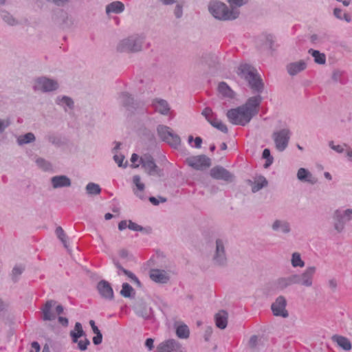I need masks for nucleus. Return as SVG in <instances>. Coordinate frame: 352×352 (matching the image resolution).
Masks as SVG:
<instances>
[{
	"label": "nucleus",
	"instance_id": "cd10ccee",
	"mask_svg": "<svg viewBox=\"0 0 352 352\" xmlns=\"http://www.w3.org/2000/svg\"><path fill=\"white\" fill-rule=\"evenodd\" d=\"M309 53L311 54L314 58V61L318 64H324L326 61V57L324 54L320 53L318 50H309Z\"/></svg>",
	"mask_w": 352,
	"mask_h": 352
},
{
	"label": "nucleus",
	"instance_id": "603ef678",
	"mask_svg": "<svg viewBox=\"0 0 352 352\" xmlns=\"http://www.w3.org/2000/svg\"><path fill=\"white\" fill-rule=\"evenodd\" d=\"M153 342L154 340L152 338L146 339L145 342V346L149 349L151 350L153 348Z\"/></svg>",
	"mask_w": 352,
	"mask_h": 352
},
{
	"label": "nucleus",
	"instance_id": "39448f33",
	"mask_svg": "<svg viewBox=\"0 0 352 352\" xmlns=\"http://www.w3.org/2000/svg\"><path fill=\"white\" fill-rule=\"evenodd\" d=\"M157 132L160 138L173 147H177L181 142L179 137L175 134L170 128L166 126H160Z\"/></svg>",
	"mask_w": 352,
	"mask_h": 352
},
{
	"label": "nucleus",
	"instance_id": "0eeeda50",
	"mask_svg": "<svg viewBox=\"0 0 352 352\" xmlns=\"http://www.w3.org/2000/svg\"><path fill=\"white\" fill-rule=\"evenodd\" d=\"M189 166L196 170H204L211 165L210 159L206 155L192 156L186 160Z\"/></svg>",
	"mask_w": 352,
	"mask_h": 352
},
{
	"label": "nucleus",
	"instance_id": "6ab92c4d",
	"mask_svg": "<svg viewBox=\"0 0 352 352\" xmlns=\"http://www.w3.org/2000/svg\"><path fill=\"white\" fill-rule=\"evenodd\" d=\"M297 177L300 181H306L311 184L316 182V179L305 168H300L297 173Z\"/></svg>",
	"mask_w": 352,
	"mask_h": 352
},
{
	"label": "nucleus",
	"instance_id": "b1692460",
	"mask_svg": "<svg viewBox=\"0 0 352 352\" xmlns=\"http://www.w3.org/2000/svg\"><path fill=\"white\" fill-rule=\"evenodd\" d=\"M155 109L162 114H166L169 111L168 104L164 100H156L153 102Z\"/></svg>",
	"mask_w": 352,
	"mask_h": 352
},
{
	"label": "nucleus",
	"instance_id": "c03bdc74",
	"mask_svg": "<svg viewBox=\"0 0 352 352\" xmlns=\"http://www.w3.org/2000/svg\"><path fill=\"white\" fill-rule=\"evenodd\" d=\"M115 162L118 164V165L121 167L122 166V163L124 160V157L122 155H115L114 157Z\"/></svg>",
	"mask_w": 352,
	"mask_h": 352
},
{
	"label": "nucleus",
	"instance_id": "c85d7f7f",
	"mask_svg": "<svg viewBox=\"0 0 352 352\" xmlns=\"http://www.w3.org/2000/svg\"><path fill=\"white\" fill-rule=\"evenodd\" d=\"M252 190L253 192H256L261 189L263 187L267 184V182L263 177H258L254 184H252Z\"/></svg>",
	"mask_w": 352,
	"mask_h": 352
},
{
	"label": "nucleus",
	"instance_id": "ea45409f",
	"mask_svg": "<svg viewBox=\"0 0 352 352\" xmlns=\"http://www.w3.org/2000/svg\"><path fill=\"white\" fill-rule=\"evenodd\" d=\"M76 343H78V346L80 350L85 351L87 349L88 345L89 344L90 342L88 339L85 338L84 340L78 341Z\"/></svg>",
	"mask_w": 352,
	"mask_h": 352
},
{
	"label": "nucleus",
	"instance_id": "052dcab7",
	"mask_svg": "<svg viewBox=\"0 0 352 352\" xmlns=\"http://www.w3.org/2000/svg\"><path fill=\"white\" fill-rule=\"evenodd\" d=\"M58 321L64 326H67L68 324V320L66 318L60 316L58 318Z\"/></svg>",
	"mask_w": 352,
	"mask_h": 352
},
{
	"label": "nucleus",
	"instance_id": "4468645a",
	"mask_svg": "<svg viewBox=\"0 0 352 352\" xmlns=\"http://www.w3.org/2000/svg\"><path fill=\"white\" fill-rule=\"evenodd\" d=\"M141 162L145 171L149 175H158V170L154 161L151 157L141 158Z\"/></svg>",
	"mask_w": 352,
	"mask_h": 352
},
{
	"label": "nucleus",
	"instance_id": "72a5a7b5",
	"mask_svg": "<svg viewBox=\"0 0 352 352\" xmlns=\"http://www.w3.org/2000/svg\"><path fill=\"white\" fill-rule=\"evenodd\" d=\"M86 190L87 193L90 195H98L101 190L100 186L94 183L88 184Z\"/></svg>",
	"mask_w": 352,
	"mask_h": 352
},
{
	"label": "nucleus",
	"instance_id": "bb28decb",
	"mask_svg": "<svg viewBox=\"0 0 352 352\" xmlns=\"http://www.w3.org/2000/svg\"><path fill=\"white\" fill-rule=\"evenodd\" d=\"M219 92L223 96L232 98L233 97V91L226 82H221L218 86Z\"/></svg>",
	"mask_w": 352,
	"mask_h": 352
},
{
	"label": "nucleus",
	"instance_id": "6e6d98bb",
	"mask_svg": "<svg viewBox=\"0 0 352 352\" xmlns=\"http://www.w3.org/2000/svg\"><path fill=\"white\" fill-rule=\"evenodd\" d=\"M128 223L126 221H122L118 224V228L120 230H124L128 227Z\"/></svg>",
	"mask_w": 352,
	"mask_h": 352
},
{
	"label": "nucleus",
	"instance_id": "4be33fe9",
	"mask_svg": "<svg viewBox=\"0 0 352 352\" xmlns=\"http://www.w3.org/2000/svg\"><path fill=\"white\" fill-rule=\"evenodd\" d=\"M332 339L343 349L349 351L351 349V342L346 338L340 336H334Z\"/></svg>",
	"mask_w": 352,
	"mask_h": 352
},
{
	"label": "nucleus",
	"instance_id": "ddd939ff",
	"mask_svg": "<svg viewBox=\"0 0 352 352\" xmlns=\"http://www.w3.org/2000/svg\"><path fill=\"white\" fill-rule=\"evenodd\" d=\"M210 175L212 177L217 179H223L225 181H230L232 179V175L225 168L222 167H214L210 170Z\"/></svg>",
	"mask_w": 352,
	"mask_h": 352
},
{
	"label": "nucleus",
	"instance_id": "de8ad7c7",
	"mask_svg": "<svg viewBox=\"0 0 352 352\" xmlns=\"http://www.w3.org/2000/svg\"><path fill=\"white\" fill-rule=\"evenodd\" d=\"M3 19L6 23H8L10 25H14L15 24V20L8 14H5L3 16Z\"/></svg>",
	"mask_w": 352,
	"mask_h": 352
},
{
	"label": "nucleus",
	"instance_id": "f704fd0d",
	"mask_svg": "<svg viewBox=\"0 0 352 352\" xmlns=\"http://www.w3.org/2000/svg\"><path fill=\"white\" fill-rule=\"evenodd\" d=\"M133 292V287L128 283H123L122 289L120 291V294L122 296L125 298H129L131 296V293Z\"/></svg>",
	"mask_w": 352,
	"mask_h": 352
},
{
	"label": "nucleus",
	"instance_id": "1a4fd4ad",
	"mask_svg": "<svg viewBox=\"0 0 352 352\" xmlns=\"http://www.w3.org/2000/svg\"><path fill=\"white\" fill-rule=\"evenodd\" d=\"M58 87L57 82L46 78H40L36 80L34 89L43 91H50Z\"/></svg>",
	"mask_w": 352,
	"mask_h": 352
},
{
	"label": "nucleus",
	"instance_id": "aec40b11",
	"mask_svg": "<svg viewBox=\"0 0 352 352\" xmlns=\"http://www.w3.org/2000/svg\"><path fill=\"white\" fill-rule=\"evenodd\" d=\"M133 182L136 187V189H133L134 193L140 199H143L144 184L141 182L140 177L139 175H135L133 178Z\"/></svg>",
	"mask_w": 352,
	"mask_h": 352
},
{
	"label": "nucleus",
	"instance_id": "4c0bfd02",
	"mask_svg": "<svg viewBox=\"0 0 352 352\" xmlns=\"http://www.w3.org/2000/svg\"><path fill=\"white\" fill-rule=\"evenodd\" d=\"M56 234L58 239L63 242L65 247H67L66 236L65 234L64 230L61 227L56 228Z\"/></svg>",
	"mask_w": 352,
	"mask_h": 352
},
{
	"label": "nucleus",
	"instance_id": "69168bd1",
	"mask_svg": "<svg viewBox=\"0 0 352 352\" xmlns=\"http://www.w3.org/2000/svg\"><path fill=\"white\" fill-rule=\"evenodd\" d=\"M161 1L165 5H169L176 2L177 0H161Z\"/></svg>",
	"mask_w": 352,
	"mask_h": 352
},
{
	"label": "nucleus",
	"instance_id": "0e129e2a",
	"mask_svg": "<svg viewBox=\"0 0 352 352\" xmlns=\"http://www.w3.org/2000/svg\"><path fill=\"white\" fill-rule=\"evenodd\" d=\"M149 201L153 204V205H157L159 204V201L154 197H151L149 198Z\"/></svg>",
	"mask_w": 352,
	"mask_h": 352
},
{
	"label": "nucleus",
	"instance_id": "2f4dec72",
	"mask_svg": "<svg viewBox=\"0 0 352 352\" xmlns=\"http://www.w3.org/2000/svg\"><path fill=\"white\" fill-rule=\"evenodd\" d=\"M35 139L34 135L32 133H28L24 135L19 136L18 138V143L19 144H27L34 141Z\"/></svg>",
	"mask_w": 352,
	"mask_h": 352
},
{
	"label": "nucleus",
	"instance_id": "79ce46f5",
	"mask_svg": "<svg viewBox=\"0 0 352 352\" xmlns=\"http://www.w3.org/2000/svg\"><path fill=\"white\" fill-rule=\"evenodd\" d=\"M329 146L333 150L338 153H342L344 149V148L347 146V145L345 144L343 145H334L333 142L329 143Z\"/></svg>",
	"mask_w": 352,
	"mask_h": 352
},
{
	"label": "nucleus",
	"instance_id": "f3484780",
	"mask_svg": "<svg viewBox=\"0 0 352 352\" xmlns=\"http://www.w3.org/2000/svg\"><path fill=\"white\" fill-rule=\"evenodd\" d=\"M52 183L54 188L69 186L71 184L70 179L64 175L52 177Z\"/></svg>",
	"mask_w": 352,
	"mask_h": 352
},
{
	"label": "nucleus",
	"instance_id": "a18cd8bd",
	"mask_svg": "<svg viewBox=\"0 0 352 352\" xmlns=\"http://www.w3.org/2000/svg\"><path fill=\"white\" fill-rule=\"evenodd\" d=\"M36 164L44 170H47L49 168V164H47L43 159H38L36 160Z\"/></svg>",
	"mask_w": 352,
	"mask_h": 352
},
{
	"label": "nucleus",
	"instance_id": "c756f323",
	"mask_svg": "<svg viewBox=\"0 0 352 352\" xmlns=\"http://www.w3.org/2000/svg\"><path fill=\"white\" fill-rule=\"evenodd\" d=\"M209 123L214 126V128L217 129L218 130L226 133L228 132V128L221 120H218L216 116L212 119Z\"/></svg>",
	"mask_w": 352,
	"mask_h": 352
},
{
	"label": "nucleus",
	"instance_id": "6e6552de",
	"mask_svg": "<svg viewBox=\"0 0 352 352\" xmlns=\"http://www.w3.org/2000/svg\"><path fill=\"white\" fill-rule=\"evenodd\" d=\"M56 305V302L54 300H49L47 301L43 309V318L45 320H52L56 318V315H60L63 311V307L61 305H57L56 307L55 312L52 311V308Z\"/></svg>",
	"mask_w": 352,
	"mask_h": 352
},
{
	"label": "nucleus",
	"instance_id": "393cba45",
	"mask_svg": "<svg viewBox=\"0 0 352 352\" xmlns=\"http://www.w3.org/2000/svg\"><path fill=\"white\" fill-rule=\"evenodd\" d=\"M70 335L74 342H77L78 339L84 335L82 327L80 322L76 323L74 330L71 331Z\"/></svg>",
	"mask_w": 352,
	"mask_h": 352
},
{
	"label": "nucleus",
	"instance_id": "bf43d9fd",
	"mask_svg": "<svg viewBox=\"0 0 352 352\" xmlns=\"http://www.w3.org/2000/svg\"><path fill=\"white\" fill-rule=\"evenodd\" d=\"M139 156L137 154H133L131 158V161L133 163V164H135V163L138 160ZM139 165L135 164L134 165V167H138Z\"/></svg>",
	"mask_w": 352,
	"mask_h": 352
},
{
	"label": "nucleus",
	"instance_id": "9b49d317",
	"mask_svg": "<svg viewBox=\"0 0 352 352\" xmlns=\"http://www.w3.org/2000/svg\"><path fill=\"white\" fill-rule=\"evenodd\" d=\"M97 289L100 296L106 299L113 298V291L111 285L106 280H101L98 283Z\"/></svg>",
	"mask_w": 352,
	"mask_h": 352
},
{
	"label": "nucleus",
	"instance_id": "37998d69",
	"mask_svg": "<svg viewBox=\"0 0 352 352\" xmlns=\"http://www.w3.org/2000/svg\"><path fill=\"white\" fill-rule=\"evenodd\" d=\"M128 228L130 230H135V231H140L142 230V228L138 225L135 223L132 222L131 221H129Z\"/></svg>",
	"mask_w": 352,
	"mask_h": 352
},
{
	"label": "nucleus",
	"instance_id": "13d9d810",
	"mask_svg": "<svg viewBox=\"0 0 352 352\" xmlns=\"http://www.w3.org/2000/svg\"><path fill=\"white\" fill-rule=\"evenodd\" d=\"M194 142H195V147L196 148H200L201 147V143H202V140L201 138L199 137H197L195 140H194Z\"/></svg>",
	"mask_w": 352,
	"mask_h": 352
},
{
	"label": "nucleus",
	"instance_id": "473e14b6",
	"mask_svg": "<svg viewBox=\"0 0 352 352\" xmlns=\"http://www.w3.org/2000/svg\"><path fill=\"white\" fill-rule=\"evenodd\" d=\"M117 267L124 274L126 275L132 281L137 283L138 285H140V283L138 278L135 276L134 274H133L131 272L128 271L123 267H122L120 265H116Z\"/></svg>",
	"mask_w": 352,
	"mask_h": 352
},
{
	"label": "nucleus",
	"instance_id": "7ed1b4c3",
	"mask_svg": "<svg viewBox=\"0 0 352 352\" xmlns=\"http://www.w3.org/2000/svg\"><path fill=\"white\" fill-rule=\"evenodd\" d=\"M209 10L214 18L220 20L235 19L239 16L237 10L232 8L230 10L226 4L218 1L211 2Z\"/></svg>",
	"mask_w": 352,
	"mask_h": 352
},
{
	"label": "nucleus",
	"instance_id": "a19ab883",
	"mask_svg": "<svg viewBox=\"0 0 352 352\" xmlns=\"http://www.w3.org/2000/svg\"><path fill=\"white\" fill-rule=\"evenodd\" d=\"M58 103L62 105L65 104L69 108H72L74 104V102L72 100V99L66 96L63 97L60 100H59Z\"/></svg>",
	"mask_w": 352,
	"mask_h": 352
},
{
	"label": "nucleus",
	"instance_id": "58836bf2",
	"mask_svg": "<svg viewBox=\"0 0 352 352\" xmlns=\"http://www.w3.org/2000/svg\"><path fill=\"white\" fill-rule=\"evenodd\" d=\"M202 115L206 118L208 122L215 117L212 109L208 107H206L203 110Z\"/></svg>",
	"mask_w": 352,
	"mask_h": 352
},
{
	"label": "nucleus",
	"instance_id": "49530a36",
	"mask_svg": "<svg viewBox=\"0 0 352 352\" xmlns=\"http://www.w3.org/2000/svg\"><path fill=\"white\" fill-rule=\"evenodd\" d=\"M102 333H98L93 338V342L94 344L98 345L102 342Z\"/></svg>",
	"mask_w": 352,
	"mask_h": 352
},
{
	"label": "nucleus",
	"instance_id": "3c124183",
	"mask_svg": "<svg viewBox=\"0 0 352 352\" xmlns=\"http://www.w3.org/2000/svg\"><path fill=\"white\" fill-rule=\"evenodd\" d=\"M89 324L91 327V329L93 330V332L96 335L98 333H101L98 328L96 326L95 322L94 320H90Z\"/></svg>",
	"mask_w": 352,
	"mask_h": 352
},
{
	"label": "nucleus",
	"instance_id": "a211bd4d",
	"mask_svg": "<svg viewBox=\"0 0 352 352\" xmlns=\"http://www.w3.org/2000/svg\"><path fill=\"white\" fill-rule=\"evenodd\" d=\"M215 323L217 327L223 329L228 324V314L225 311H220L215 315Z\"/></svg>",
	"mask_w": 352,
	"mask_h": 352
},
{
	"label": "nucleus",
	"instance_id": "423d86ee",
	"mask_svg": "<svg viewBox=\"0 0 352 352\" xmlns=\"http://www.w3.org/2000/svg\"><path fill=\"white\" fill-rule=\"evenodd\" d=\"M290 138V131L287 129H283L273 133V140L276 148L279 151H284L287 146Z\"/></svg>",
	"mask_w": 352,
	"mask_h": 352
},
{
	"label": "nucleus",
	"instance_id": "2eb2a0df",
	"mask_svg": "<svg viewBox=\"0 0 352 352\" xmlns=\"http://www.w3.org/2000/svg\"><path fill=\"white\" fill-rule=\"evenodd\" d=\"M150 278L152 280L159 283H166L169 279L167 273L164 270L157 269L151 270Z\"/></svg>",
	"mask_w": 352,
	"mask_h": 352
},
{
	"label": "nucleus",
	"instance_id": "5701e85b",
	"mask_svg": "<svg viewBox=\"0 0 352 352\" xmlns=\"http://www.w3.org/2000/svg\"><path fill=\"white\" fill-rule=\"evenodd\" d=\"M306 64L303 61H300L289 65L287 66V70L289 74L295 75L297 73L304 70Z\"/></svg>",
	"mask_w": 352,
	"mask_h": 352
},
{
	"label": "nucleus",
	"instance_id": "774afa93",
	"mask_svg": "<svg viewBox=\"0 0 352 352\" xmlns=\"http://www.w3.org/2000/svg\"><path fill=\"white\" fill-rule=\"evenodd\" d=\"M346 155L349 157V160L352 162V151L351 150L347 151Z\"/></svg>",
	"mask_w": 352,
	"mask_h": 352
},
{
	"label": "nucleus",
	"instance_id": "5fc2aeb1",
	"mask_svg": "<svg viewBox=\"0 0 352 352\" xmlns=\"http://www.w3.org/2000/svg\"><path fill=\"white\" fill-rule=\"evenodd\" d=\"M335 16L338 19H342V10L339 8H335L333 10Z\"/></svg>",
	"mask_w": 352,
	"mask_h": 352
},
{
	"label": "nucleus",
	"instance_id": "a878e982",
	"mask_svg": "<svg viewBox=\"0 0 352 352\" xmlns=\"http://www.w3.org/2000/svg\"><path fill=\"white\" fill-rule=\"evenodd\" d=\"M217 249H216V256L215 259L219 264H222L223 261V256H224V247L223 243L221 240H217L216 242Z\"/></svg>",
	"mask_w": 352,
	"mask_h": 352
},
{
	"label": "nucleus",
	"instance_id": "680f3d73",
	"mask_svg": "<svg viewBox=\"0 0 352 352\" xmlns=\"http://www.w3.org/2000/svg\"><path fill=\"white\" fill-rule=\"evenodd\" d=\"M12 273L14 275H19L22 273V270L19 267H15L12 270Z\"/></svg>",
	"mask_w": 352,
	"mask_h": 352
},
{
	"label": "nucleus",
	"instance_id": "e433bc0d",
	"mask_svg": "<svg viewBox=\"0 0 352 352\" xmlns=\"http://www.w3.org/2000/svg\"><path fill=\"white\" fill-rule=\"evenodd\" d=\"M272 228L275 230H278L279 228H281V230L283 232H287L289 230V226L287 223H282L279 221H276L274 223Z\"/></svg>",
	"mask_w": 352,
	"mask_h": 352
},
{
	"label": "nucleus",
	"instance_id": "412c9836",
	"mask_svg": "<svg viewBox=\"0 0 352 352\" xmlns=\"http://www.w3.org/2000/svg\"><path fill=\"white\" fill-rule=\"evenodd\" d=\"M124 9V4L120 1H114L109 4L106 8V12L109 13H121Z\"/></svg>",
	"mask_w": 352,
	"mask_h": 352
},
{
	"label": "nucleus",
	"instance_id": "8fccbe9b",
	"mask_svg": "<svg viewBox=\"0 0 352 352\" xmlns=\"http://www.w3.org/2000/svg\"><path fill=\"white\" fill-rule=\"evenodd\" d=\"M229 3L232 6H241L243 4V0H229Z\"/></svg>",
	"mask_w": 352,
	"mask_h": 352
},
{
	"label": "nucleus",
	"instance_id": "c9c22d12",
	"mask_svg": "<svg viewBox=\"0 0 352 352\" xmlns=\"http://www.w3.org/2000/svg\"><path fill=\"white\" fill-rule=\"evenodd\" d=\"M292 263L294 267H303L305 263L301 260L300 256L298 253H294L292 258Z\"/></svg>",
	"mask_w": 352,
	"mask_h": 352
},
{
	"label": "nucleus",
	"instance_id": "864d4df0",
	"mask_svg": "<svg viewBox=\"0 0 352 352\" xmlns=\"http://www.w3.org/2000/svg\"><path fill=\"white\" fill-rule=\"evenodd\" d=\"M9 124L8 120H0V132H2Z\"/></svg>",
	"mask_w": 352,
	"mask_h": 352
},
{
	"label": "nucleus",
	"instance_id": "4d7b16f0",
	"mask_svg": "<svg viewBox=\"0 0 352 352\" xmlns=\"http://www.w3.org/2000/svg\"><path fill=\"white\" fill-rule=\"evenodd\" d=\"M175 14L177 18H179L182 14V7L177 6L175 10Z\"/></svg>",
	"mask_w": 352,
	"mask_h": 352
},
{
	"label": "nucleus",
	"instance_id": "20e7f679",
	"mask_svg": "<svg viewBox=\"0 0 352 352\" xmlns=\"http://www.w3.org/2000/svg\"><path fill=\"white\" fill-rule=\"evenodd\" d=\"M315 272L316 268L310 267L300 276H295L290 280H280L278 281L279 287L283 289L292 283H300L304 286L310 287L312 285V279Z\"/></svg>",
	"mask_w": 352,
	"mask_h": 352
},
{
	"label": "nucleus",
	"instance_id": "e2e57ef3",
	"mask_svg": "<svg viewBox=\"0 0 352 352\" xmlns=\"http://www.w3.org/2000/svg\"><path fill=\"white\" fill-rule=\"evenodd\" d=\"M270 156V151L269 149L265 148L263 152V157L267 159Z\"/></svg>",
	"mask_w": 352,
	"mask_h": 352
},
{
	"label": "nucleus",
	"instance_id": "dca6fc26",
	"mask_svg": "<svg viewBox=\"0 0 352 352\" xmlns=\"http://www.w3.org/2000/svg\"><path fill=\"white\" fill-rule=\"evenodd\" d=\"M141 48L140 43L131 44V39H126L122 41L120 45L119 46V50L120 51H129V52H137L139 51Z\"/></svg>",
	"mask_w": 352,
	"mask_h": 352
},
{
	"label": "nucleus",
	"instance_id": "9d476101",
	"mask_svg": "<svg viewBox=\"0 0 352 352\" xmlns=\"http://www.w3.org/2000/svg\"><path fill=\"white\" fill-rule=\"evenodd\" d=\"M286 300L284 297L279 296L272 305V310L274 315L276 316H283L284 318L288 316L285 309Z\"/></svg>",
	"mask_w": 352,
	"mask_h": 352
},
{
	"label": "nucleus",
	"instance_id": "f257e3e1",
	"mask_svg": "<svg viewBox=\"0 0 352 352\" xmlns=\"http://www.w3.org/2000/svg\"><path fill=\"white\" fill-rule=\"evenodd\" d=\"M261 101L260 96L249 98L244 105L230 109L227 112L228 120L233 124L245 125L258 113V107Z\"/></svg>",
	"mask_w": 352,
	"mask_h": 352
},
{
	"label": "nucleus",
	"instance_id": "338daca9",
	"mask_svg": "<svg viewBox=\"0 0 352 352\" xmlns=\"http://www.w3.org/2000/svg\"><path fill=\"white\" fill-rule=\"evenodd\" d=\"M342 19L345 20L346 22H350L351 20L350 15L346 13H344L343 14Z\"/></svg>",
	"mask_w": 352,
	"mask_h": 352
},
{
	"label": "nucleus",
	"instance_id": "f8f14e48",
	"mask_svg": "<svg viewBox=\"0 0 352 352\" xmlns=\"http://www.w3.org/2000/svg\"><path fill=\"white\" fill-rule=\"evenodd\" d=\"M180 345L174 340H169L158 346V352H179Z\"/></svg>",
	"mask_w": 352,
	"mask_h": 352
},
{
	"label": "nucleus",
	"instance_id": "09e8293b",
	"mask_svg": "<svg viewBox=\"0 0 352 352\" xmlns=\"http://www.w3.org/2000/svg\"><path fill=\"white\" fill-rule=\"evenodd\" d=\"M40 351V345L37 342H33L32 343V349L30 352H39Z\"/></svg>",
	"mask_w": 352,
	"mask_h": 352
},
{
	"label": "nucleus",
	"instance_id": "f03ea898",
	"mask_svg": "<svg viewBox=\"0 0 352 352\" xmlns=\"http://www.w3.org/2000/svg\"><path fill=\"white\" fill-rule=\"evenodd\" d=\"M237 74L248 81L249 85L254 91L260 92L263 90L262 79L254 67L248 64L241 65L238 68Z\"/></svg>",
	"mask_w": 352,
	"mask_h": 352
},
{
	"label": "nucleus",
	"instance_id": "7c9ffc66",
	"mask_svg": "<svg viewBox=\"0 0 352 352\" xmlns=\"http://www.w3.org/2000/svg\"><path fill=\"white\" fill-rule=\"evenodd\" d=\"M189 333L188 327L186 324L179 325L176 329L177 336L180 338H188Z\"/></svg>",
	"mask_w": 352,
	"mask_h": 352
}]
</instances>
